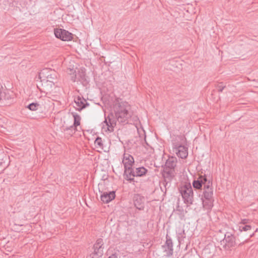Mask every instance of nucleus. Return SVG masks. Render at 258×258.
Here are the masks:
<instances>
[{"instance_id":"obj_12","label":"nucleus","mask_w":258,"mask_h":258,"mask_svg":"<svg viewBox=\"0 0 258 258\" xmlns=\"http://www.w3.org/2000/svg\"><path fill=\"white\" fill-rule=\"evenodd\" d=\"M132 114V112L129 111L125 113H120L119 114H116L115 115V116L116 120L119 122L126 124L129 123Z\"/></svg>"},{"instance_id":"obj_17","label":"nucleus","mask_w":258,"mask_h":258,"mask_svg":"<svg viewBox=\"0 0 258 258\" xmlns=\"http://www.w3.org/2000/svg\"><path fill=\"white\" fill-rule=\"evenodd\" d=\"M75 73L76 78H77L78 81H80L82 83L87 82L85 72L83 69L78 70L77 72L75 71Z\"/></svg>"},{"instance_id":"obj_19","label":"nucleus","mask_w":258,"mask_h":258,"mask_svg":"<svg viewBox=\"0 0 258 258\" xmlns=\"http://www.w3.org/2000/svg\"><path fill=\"white\" fill-rule=\"evenodd\" d=\"M86 101L84 98H82L81 97L78 96L76 99H75V103L76 106L78 107L77 110L78 111L82 110L83 108H85V103Z\"/></svg>"},{"instance_id":"obj_28","label":"nucleus","mask_w":258,"mask_h":258,"mask_svg":"<svg viewBox=\"0 0 258 258\" xmlns=\"http://www.w3.org/2000/svg\"><path fill=\"white\" fill-rule=\"evenodd\" d=\"M108 258H117L115 255H112L110 256Z\"/></svg>"},{"instance_id":"obj_22","label":"nucleus","mask_w":258,"mask_h":258,"mask_svg":"<svg viewBox=\"0 0 258 258\" xmlns=\"http://www.w3.org/2000/svg\"><path fill=\"white\" fill-rule=\"evenodd\" d=\"M40 105L37 103H31L27 106V108L32 111H36L38 109Z\"/></svg>"},{"instance_id":"obj_2","label":"nucleus","mask_w":258,"mask_h":258,"mask_svg":"<svg viewBox=\"0 0 258 258\" xmlns=\"http://www.w3.org/2000/svg\"><path fill=\"white\" fill-rule=\"evenodd\" d=\"M177 162V158L171 156L169 157L165 162L163 169V176L165 178V182H166L165 187L167 186L168 182L170 181L174 176L175 167L176 166Z\"/></svg>"},{"instance_id":"obj_10","label":"nucleus","mask_w":258,"mask_h":258,"mask_svg":"<svg viewBox=\"0 0 258 258\" xmlns=\"http://www.w3.org/2000/svg\"><path fill=\"white\" fill-rule=\"evenodd\" d=\"M187 150V148L183 145L176 143L173 144V151L179 158L185 159L188 156Z\"/></svg>"},{"instance_id":"obj_29","label":"nucleus","mask_w":258,"mask_h":258,"mask_svg":"<svg viewBox=\"0 0 258 258\" xmlns=\"http://www.w3.org/2000/svg\"><path fill=\"white\" fill-rule=\"evenodd\" d=\"M180 138H181L182 140H183V139H184V138L182 136H180Z\"/></svg>"},{"instance_id":"obj_27","label":"nucleus","mask_w":258,"mask_h":258,"mask_svg":"<svg viewBox=\"0 0 258 258\" xmlns=\"http://www.w3.org/2000/svg\"><path fill=\"white\" fill-rule=\"evenodd\" d=\"M71 80L73 82L78 81L77 78H76V74L71 76Z\"/></svg>"},{"instance_id":"obj_6","label":"nucleus","mask_w":258,"mask_h":258,"mask_svg":"<svg viewBox=\"0 0 258 258\" xmlns=\"http://www.w3.org/2000/svg\"><path fill=\"white\" fill-rule=\"evenodd\" d=\"M148 170L144 167H133L132 169L131 173L126 174L124 178L129 181L130 183L137 182L135 179V177H142L146 174Z\"/></svg>"},{"instance_id":"obj_24","label":"nucleus","mask_w":258,"mask_h":258,"mask_svg":"<svg viewBox=\"0 0 258 258\" xmlns=\"http://www.w3.org/2000/svg\"><path fill=\"white\" fill-rule=\"evenodd\" d=\"M95 144L96 146L98 147L103 148V144L102 142L101 138L100 137H97L95 141Z\"/></svg>"},{"instance_id":"obj_8","label":"nucleus","mask_w":258,"mask_h":258,"mask_svg":"<svg viewBox=\"0 0 258 258\" xmlns=\"http://www.w3.org/2000/svg\"><path fill=\"white\" fill-rule=\"evenodd\" d=\"M113 110L115 115L131 111V106L127 102L118 101L114 103Z\"/></svg>"},{"instance_id":"obj_1","label":"nucleus","mask_w":258,"mask_h":258,"mask_svg":"<svg viewBox=\"0 0 258 258\" xmlns=\"http://www.w3.org/2000/svg\"><path fill=\"white\" fill-rule=\"evenodd\" d=\"M192 186L197 189H202L203 186V193L201 197L203 207L205 209L210 211L214 206V201L212 181L208 180L205 175H201L193 181Z\"/></svg>"},{"instance_id":"obj_4","label":"nucleus","mask_w":258,"mask_h":258,"mask_svg":"<svg viewBox=\"0 0 258 258\" xmlns=\"http://www.w3.org/2000/svg\"><path fill=\"white\" fill-rule=\"evenodd\" d=\"M180 193L187 207L193 204L194 192L190 183H187L180 188Z\"/></svg>"},{"instance_id":"obj_23","label":"nucleus","mask_w":258,"mask_h":258,"mask_svg":"<svg viewBox=\"0 0 258 258\" xmlns=\"http://www.w3.org/2000/svg\"><path fill=\"white\" fill-rule=\"evenodd\" d=\"M76 126H74V125H71L69 127H67L64 129V132H67L69 135H72L76 131Z\"/></svg>"},{"instance_id":"obj_3","label":"nucleus","mask_w":258,"mask_h":258,"mask_svg":"<svg viewBox=\"0 0 258 258\" xmlns=\"http://www.w3.org/2000/svg\"><path fill=\"white\" fill-rule=\"evenodd\" d=\"M235 231L226 232L224 235V239L221 241V244L223 245L225 250L230 251L231 248L235 247L237 244L238 239L235 235Z\"/></svg>"},{"instance_id":"obj_16","label":"nucleus","mask_w":258,"mask_h":258,"mask_svg":"<svg viewBox=\"0 0 258 258\" xmlns=\"http://www.w3.org/2000/svg\"><path fill=\"white\" fill-rule=\"evenodd\" d=\"M116 118H114L112 114H109L107 118H106L104 122L107 126V128L110 132L113 131V128L116 125Z\"/></svg>"},{"instance_id":"obj_20","label":"nucleus","mask_w":258,"mask_h":258,"mask_svg":"<svg viewBox=\"0 0 258 258\" xmlns=\"http://www.w3.org/2000/svg\"><path fill=\"white\" fill-rule=\"evenodd\" d=\"M246 219L243 220L242 221V223L239 225L238 229L240 232L247 231L251 229V226L249 225H245L246 223Z\"/></svg>"},{"instance_id":"obj_5","label":"nucleus","mask_w":258,"mask_h":258,"mask_svg":"<svg viewBox=\"0 0 258 258\" xmlns=\"http://www.w3.org/2000/svg\"><path fill=\"white\" fill-rule=\"evenodd\" d=\"M57 75L55 71L51 69L45 68L41 71L38 75V78L42 82H49L54 84L57 80Z\"/></svg>"},{"instance_id":"obj_13","label":"nucleus","mask_w":258,"mask_h":258,"mask_svg":"<svg viewBox=\"0 0 258 258\" xmlns=\"http://www.w3.org/2000/svg\"><path fill=\"white\" fill-rule=\"evenodd\" d=\"M103 240L102 238H98L94 244V252L98 256H101L103 253Z\"/></svg>"},{"instance_id":"obj_15","label":"nucleus","mask_w":258,"mask_h":258,"mask_svg":"<svg viewBox=\"0 0 258 258\" xmlns=\"http://www.w3.org/2000/svg\"><path fill=\"white\" fill-rule=\"evenodd\" d=\"M115 197V191L104 192L101 196V200L104 203H108Z\"/></svg>"},{"instance_id":"obj_25","label":"nucleus","mask_w":258,"mask_h":258,"mask_svg":"<svg viewBox=\"0 0 258 258\" xmlns=\"http://www.w3.org/2000/svg\"><path fill=\"white\" fill-rule=\"evenodd\" d=\"M225 87V86H223L222 83H220L217 87L218 91L220 92H222Z\"/></svg>"},{"instance_id":"obj_9","label":"nucleus","mask_w":258,"mask_h":258,"mask_svg":"<svg viewBox=\"0 0 258 258\" xmlns=\"http://www.w3.org/2000/svg\"><path fill=\"white\" fill-rule=\"evenodd\" d=\"M55 36L62 41H70L73 39V34L62 29H54Z\"/></svg>"},{"instance_id":"obj_21","label":"nucleus","mask_w":258,"mask_h":258,"mask_svg":"<svg viewBox=\"0 0 258 258\" xmlns=\"http://www.w3.org/2000/svg\"><path fill=\"white\" fill-rule=\"evenodd\" d=\"M72 114L74 119V126H78L80 124L81 117L76 112H72Z\"/></svg>"},{"instance_id":"obj_11","label":"nucleus","mask_w":258,"mask_h":258,"mask_svg":"<svg viewBox=\"0 0 258 258\" xmlns=\"http://www.w3.org/2000/svg\"><path fill=\"white\" fill-rule=\"evenodd\" d=\"M162 246L163 251L165 253V255L169 257L173 254V248L172 241L168 235L166 236V240L165 244Z\"/></svg>"},{"instance_id":"obj_7","label":"nucleus","mask_w":258,"mask_h":258,"mask_svg":"<svg viewBox=\"0 0 258 258\" xmlns=\"http://www.w3.org/2000/svg\"><path fill=\"white\" fill-rule=\"evenodd\" d=\"M122 162L124 166L123 177H124L126 174L131 173L132 169L134 167L133 166L135 164L134 158L130 154L124 153Z\"/></svg>"},{"instance_id":"obj_18","label":"nucleus","mask_w":258,"mask_h":258,"mask_svg":"<svg viewBox=\"0 0 258 258\" xmlns=\"http://www.w3.org/2000/svg\"><path fill=\"white\" fill-rule=\"evenodd\" d=\"M1 98L2 99L0 103H3L5 105H7V104L9 103L10 101L12 99V95L8 91L3 92H2Z\"/></svg>"},{"instance_id":"obj_26","label":"nucleus","mask_w":258,"mask_h":258,"mask_svg":"<svg viewBox=\"0 0 258 258\" xmlns=\"http://www.w3.org/2000/svg\"><path fill=\"white\" fill-rule=\"evenodd\" d=\"M176 210L180 213V214H183V209L182 207H180L179 206H178L176 208Z\"/></svg>"},{"instance_id":"obj_14","label":"nucleus","mask_w":258,"mask_h":258,"mask_svg":"<svg viewBox=\"0 0 258 258\" xmlns=\"http://www.w3.org/2000/svg\"><path fill=\"white\" fill-rule=\"evenodd\" d=\"M135 206L137 209L142 210L144 208V198L140 195H136L134 197Z\"/></svg>"}]
</instances>
